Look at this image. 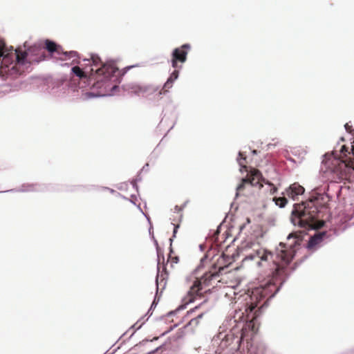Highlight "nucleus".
I'll return each mask as SVG.
<instances>
[{
  "label": "nucleus",
  "instance_id": "nucleus-28",
  "mask_svg": "<svg viewBox=\"0 0 354 354\" xmlns=\"http://www.w3.org/2000/svg\"><path fill=\"white\" fill-rule=\"evenodd\" d=\"M73 63H79L78 62H75V60H73Z\"/></svg>",
  "mask_w": 354,
  "mask_h": 354
},
{
  "label": "nucleus",
  "instance_id": "nucleus-16",
  "mask_svg": "<svg viewBox=\"0 0 354 354\" xmlns=\"http://www.w3.org/2000/svg\"><path fill=\"white\" fill-rule=\"evenodd\" d=\"M239 158L238 159V162L239 165L241 167L246 169V156L242 152H239Z\"/></svg>",
  "mask_w": 354,
  "mask_h": 354
},
{
  "label": "nucleus",
  "instance_id": "nucleus-21",
  "mask_svg": "<svg viewBox=\"0 0 354 354\" xmlns=\"http://www.w3.org/2000/svg\"><path fill=\"white\" fill-rule=\"evenodd\" d=\"M115 236L119 238L120 236V234H121V230L120 229V227L118 226H115Z\"/></svg>",
  "mask_w": 354,
  "mask_h": 354
},
{
  "label": "nucleus",
  "instance_id": "nucleus-7",
  "mask_svg": "<svg viewBox=\"0 0 354 354\" xmlns=\"http://www.w3.org/2000/svg\"><path fill=\"white\" fill-rule=\"evenodd\" d=\"M338 158L341 160L338 162V167L335 169V171L342 170L346 167L354 169V141L352 142L351 151L346 145L342 146Z\"/></svg>",
  "mask_w": 354,
  "mask_h": 354
},
{
  "label": "nucleus",
  "instance_id": "nucleus-2",
  "mask_svg": "<svg viewBox=\"0 0 354 354\" xmlns=\"http://www.w3.org/2000/svg\"><path fill=\"white\" fill-rule=\"evenodd\" d=\"M24 46L25 50L18 48L15 53L6 54L3 48H0V77L3 80L15 78L28 69L32 64H37L46 59V53L40 45L35 44L28 46L26 41Z\"/></svg>",
  "mask_w": 354,
  "mask_h": 354
},
{
  "label": "nucleus",
  "instance_id": "nucleus-15",
  "mask_svg": "<svg viewBox=\"0 0 354 354\" xmlns=\"http://www.w3.org/2000/svg\"><path fill=\"white\" fill-rule=\"evenodd\" d=\"M173 86V82H171L170 80H167V82L165 83L162 88L160 91L159 94L160 95H165L166 94L169 88H171Z\"/></svg>",
  "mask_w": 354,
  "mask_h": 354
},
{
  "label": "nucleus",
  "instance_id": "nucleus-27",
  "mask_svg": "<svg viewBox=\"0 0 354 354\" xmlns=\"http://www.w3.org/2000/svg\"><path fill=\"white\" fill-rule=\"evenodd\" d=\"M272 187L271 188L270 192L272 194H274L277 192V187L273 186V185H272Z\"/></svg>",
  "mask_w": 354,
  "mask_h": 354
},
{
  "label": "nucleus",
  "instance_id": "nucleus-13",
  "mask_svg": "<svg viewBox=\"0 0 354 354\" xmlns=\"http://www.w3.org/2000/svg\"><path fill=\"white\" fill-rule=\"evenodd\" d=\"M325 236V233H318L315 236H312L308 241V248L310 249L314 248L318 245L322 241L323 237Z\"/></svg>",
  "mask_w": 354,
  "mask_h": 354
},
{
  "label": "nucleus",
  "instance_id": "nucleus-11",
  "mask_svg": "<svg viewBox=\"0 0 354 354\" xmlns=\"http://www.w3.org/2000/svg\"><path fill=\"white\" fill-rule=\"evenodd\" d=\"M304 192V188L298 183H293L287 190L288 196L293 199L297 196L302 194Z\"/></svg>",
  "mask_w": 354,
  "mask_h": 354
},
{
  "label": "nucleus",
  "instance_id": "nucleus-12",
  "mask_svg": "<svg viewBox=\"0 0 354 354\" xmlns=\"http://www.w3.org/2000/svg\"><path fill=\"white\" fill-rule=\"evenodd\" d=\"M129 68L130 67H126L122 70H120L119 68L115 65L114 62L112 60V78L115 77L114 81H117L118 83H120V79L127 73Z\"/></svg>",
  "mask_w": 354,
  "mask_h": 354
},
{
  "label": "nucleus",
  "instance_id": "nucleus-24",
  "mask_svg": "<svg viewBox=\"0 0 354 354\" xmlns=\"http://www.w3.org/2000/svg\"><path fill=\"white\" fill-rule=\"evenodd\" d=\"M344 127L347 131H348V132L352 131V127L351 125H349L348 123H346Z\"/></svg>",
  "mask_w": 354,
  "mask_h": 354
},
{
  "label": "nucleus",
  "instance_id": "nucleus-10",
  "mask_svg": "<svg viewBox=\"0 0 354 354\" xmlns=\"http://www.w3.org/2000/svg\"><path fill=\"white\" fill-rule=\"evenodd\" d=\"M44 44L45 49L50 54L57 53V55H64L70 57H75L77 55L75 51L64 52L61 46L49 39H46Z\"/></svg>",
  "mask_w": 354,
  "mask_h": 354
},
{
  "label": "nucleus",
  "instance_id": "nucleus-23",
  "mask_svg": "<svg viewBox=\"0 0 354 354\" xmlns=\"http://www.w3.org/2000/svg\"><path fill=\"white\" fill-rule=\"evenodd\" d=\"M118 86H116V85H113L112 86V88H111V91H112V95H115V93H116V91H118Z\"/></svg>",
  "mask_w": 354,
  "mask_h": 354
},
{
  "label": "nucleus",
  "instance_id": "nucleus-4",
  "mask_svg": "<svg viewBox=\"0 0 354 354\" xmlns=\"http://www.w3.org/2000/svg\"><path fill=\"white\" fill-rule=\"evenodd\" d=\"M225 258V255L223 254L217 261V263L219 265L218 271H216V267H214V271L207 272L201 277L196 279L190 287L187 296L184 298L186 304L193 302L197 298H201L204 293H207L210 291V287H214V284L216 281H219L218 272L224 270L225 266H222V263Z\"/></svg>",
  "mask_w": 354,
  "mask_h": 354
},
{
  "label": "nucleus",
  "instance_id": "nucleus-20",
  "mask_svg": "<svg viewBox=\"0 0 354 354\" xmlns=\"http://www.w3.org/2000/svg\"><path fill=\"white\" fill-rule=\"evenodd\" d=\"M178 261V258L177 257H169L168 262H171V266H172V263H176Z\"/></svg>",
  "mask_w": 354,
  "mask_h": 354
},
{
  "label": "nucleus",
  "instance_id": "nucleus-8",
  "mask_svg": "<svg viewBox=\"0 0 354 354\" xmlns=\"http://www.w3.org/2000/svg\"><path fill=\"white\" fill-rule=\"evenodd\" d=\"M190 45L185 44L180 47L176 48L171 54V65L174 68H180L181 64L187 60L188 51L190 50Z\"/></svg>",
  "mask_w": 354,
  "mask_h": 354
},
{
  "label": "nucleus",
  "instance_id": "nucleus-6",
  "mask_svg": "<svg viewBox=\"0 0 354 354\" xmlns=\"http://www.w3.org/2000/svg\"><path fill=\"white\" fill-rule=\"evenodd\" d=\"M261 173L257 169H251L247 177L242 178L241 183L238 185L236 188V195L241 194L245 186L254 187L259 185V187H263V185L261 183Z\"/></svg>",
  "mask_w": 354,
  "mask_h": 354
},
{
  "label": "nucleus",
  "instance_id": "nucleus-3",
  "mask_svg": "<svg viewBox=\"0 0 354 354\" xmlns=\"http://www.w3.org/2000/svg\"><path fill=\"white\" fill-rule=\"evenodd\" d=\"M320 194L312 196L301 204H295L292 212V222L295 225L303 228L319 229L324 225L323 221H318V200Z\"/></svg>",
  "mask_w": 354,
  "mask_h": 354
},
{
  "label": "nucleus",
  "instance_id": "nucleus-9",
  "mask_svg": "<svg viewBox=\"0 0 354 354\" xmlns=\"http://www.w3.org/2000/svg\"><path fill=\"white\" fill-rule=\"evenodd\" d=\"M120 189L124 191V198L136 205L138 201V188L135 180L130 183H122L120 184Z\"/></svg>",
  "mask_w": 354,
  "mask_h": 354
},
{
  "label": "nucleus",
  "instance_id": "nucleus-5",
  "mask_svg": "<svg viewBox=\"0 0 354 354\" xmlns=\"http://www.w3.org/2000/svg\"><path fill=\"white\" fill-rule=\"evenodd\" d=\"M88 64L91 65V68L89 71L86 68H81L80 67L75 66L71 69L73 73H74L80 79H86L88 76V73L92 74L93 72L98 75H104L106 77L110 76L109 68L110 65L103 64L100 57H92L91 60H88Z\"/></svg>",
  "mask_w": 354,
  "mask_h": 354
},
{
  "label": "nucleus",
  "instance_id": "nucleus-18",
  "mask_svg": "<svg viewBox=\"0 0 354 354\" xmlns=\"http://www.w3.org/2000/svg\"><path fill=\"white\" fill-rule=\"evenodd\" d=\"M178 71L175 70L169 76V77L167 79L168 80H170L171 82H173L178 78Z\"/></svg>",
  "mask_w": 354,
  "mask_h": 354
},
{
  "label": "nucleus",
  "instance_id": "nucleus-17",
  "mask_svg": "<svg viewBox=\"0 0 354 354\" xmlns=\"http://www.w3.org/2000/svg\"><path fill=\"white\" fill-rule=\"evenodd\" d=\"M207 311H208V310L198 314L196 317L192 319L189 321V325H197L199 322V319H201L203 317L204 314Z\"/></svg>",
  "mask_w": 354,
  "mask_h": 354
},
{
  "label": "nucleus",
  "instance_id": "nucleus-14",
  "mask_svg": "<svg viewBox=\"0 0 354 354\" xmlns=\"http://www.w3.org/2000/svg\"><path fill=\"white\" fill-rule=\"evenodd\" d=\"M273 201L279 207H284L288 203V200L285 197H274Z\"/></svg>",
  "mask_w": 354,
  "mask_h": 354
},
{
  "label": "nucleus",
  "instance_id": "nucleus-1",
  "mask_svg": "<svg viewBox=\"0 0 354 354\" xmlns=\"http://www.w3.org/2000/svg\"><path fill=\"white\" fill-rule=\"evenodd\" d=\"M292 238L294 239L293 243H289L288 245L281 243L275 254L266 248H259L244 258V261H255L259 271L269 278L265 283L252 290L250 296V305L245 309L247 313L248 311L252 312L261 300H268L274 297L285 281L287 266L295 255V247L299 245L301 241L297 234H289L288 240L290 241Z\"/></svg>",
  "mask_w": 354,
  "mask_h": 354
},
{
  "label": "nucleus",
  "instance_id": "nucleus-22",
  "mask_svg": "<svg viewBox=\"0 0 354 354\" xmlns=\"http://www.w3.org/2000/svg\"><path fill=\"white\" fill-rule=\"evenodd\" d=\"M206 301H205L204 302H203L201 304H200L199 306H196L195 308L191 309L188 313H192L193 312H195L196 310H197L199 308H201V306Z\"/></svg>",
  "mask_w": 354,
  "mask_h": 354
},
{
  "label": "nucleus",
  "instance_id": "nucleus-19",
  "mask_svg": "<svg viewBox=\"0 0 354 354\" xmlns=\"http://www.w3.org/2000/svg\"><path fill=\"white\" fill-rule=\"evenodd\" d=\"M131 92L132 93H139L140 91H141V88L138 86H133L132 87H131Z\"/></svg>",
  "mask_w": 354,
  "mask_h": 354
},
{
  "label": "nucleus",
  "instance_id": "nucleus-25",
  "mask_svg": "<svg viewBox=\"0 0 354 354\" xmlns=\"http://www.w3.org/2000/svg\"><path fill=\"white\" fill-rule=\"evenodd\" d=\"M182 209H183V207H179V206H178V205H176V206H175V210H176L177 212H181V211H182Z\"/></svg>",
  "mask_w": 354,
  "mask_h": 354
},
{
  "label": "nucleus",
  "instance_id": "nucleus-26",
  "mask_svg": "<svg viewBox=\"0 0 354 354\" xmlns=\"http://www.w3.org/2000/svg\"><path fill=\"white\" fill-rule=\"evenodd\" d=\"M178 228V225H174V235H173V236H176V232H177Z\"/></svg>",
  "mask_w": 354,
  "mask_h": 354
}]
</instances>
